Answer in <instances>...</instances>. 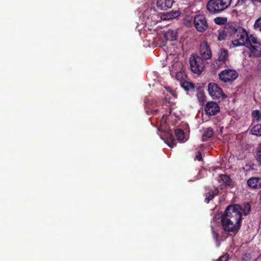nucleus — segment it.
Listing matches in <instances>:
<instances>
[{
    "mask_svg": "<svg viewBox=\"0 0 261 261\" xmlns=\"http://www.w3.org/2000/svg\"><path fill=\"white\" fill-rule=\"evenodd\" d=\"M238 207L228 206L221 216V224L222 229L229 234H236L241 227V216L239 215Z\"/></svg>",
    "mask_w": 261,
    "mask_h": 261,
    "instance_id": "nucleus-1",
    "label": "nucleus"
},
{
    "mask_svg": "<svg viewBox=\"0 0 261 261\" xmlns=\"http://www.w3.org/2000/svg\"><path fill=\"white\" fill-rule=\"evenodd\" d=\"M232 0H208L207 9L211 13H217L228 8Z\"/></svg>",
    "mask_w": 261,
    "mask_h": 261,
    "instance_id": "nucleus-2",
    "label": "nucleus"
},
{
    "mask_svg": "<svg viewBox=\"0 0 261 261\" xmlns=\"http://www.w3.org/2000/svg\"><path fill=\"white\" fill-rule=\"evenodd\" d=\"M248 33L245 29L239 28L237 34L232 38V43L234 46H244L247 44Z\"/></svg>",
    "mask_w": 261,
    "mask_h": 261,
    "instance_id": "nucleus-3",
    "label": "nucleus"
},
{
    "mask_svg": "<svg viewBox=\"0 0 261 261\" xmlns=\"http://www.w3.org/2000/svg\"><path fill=\"white\" fill-rule=\"evenodd\" d=\"M190 68L193 73L199 74L203 70L204 65L201 57L194 55L189 60Z\"/></svg>",
    "mask_w": 261,
    "mask_h": 261,
    "instance_id": "nucleus-4",
    "label": "nucleus"
},
{
    "mask_svg": "<svg viewBox=\"0 0 261 261\" xmlns=\"http://www.w3.org/2000/svg\"><path fill=\"white\" fill-rule=\"evenodd\" d=\"M193 21L196 30L199 32H203L208 28L206 18L203 15L195 16L194 18Z\"/></svg>",
    "mask_w": 261,
    "mask_h": 261,
    "instance_id": "nucleus-5",
    "label": "nucleus"
},
{
    "mask_svg": "<svg viewBox=\"0 0 261 261\" xmlns=\"http://www.w3.org/2000/svg\"><path fill=\"white\" fill-rule=\"evenodd\" d=\"M238 77V72L230 69L223 70L219 74V79L225 83L233 81Z\"/></svg>",
    "mask_w": 261,
    "mask_h": 261,
    "instance_id": "nucleus-6",
    "label": "nucleus"
},
{
    "mask_svg": "<svg viewBox=\"0 0 261 261\" xmlns=\"http://www.w3.org/2000/svg\"><path fill=\"white\" fill-rule=\"evenodd\" d=\"M209 94L214 99H219L220 98L226 97L223 93L222 89L215 83H211L208 85Z\"/></svg>",
    "mask_w": 261,
    "mask_h": 261,
    "instance_id": "nucleus-7",
    "label": "nucleus"
},
{
    "mask_svg": "<svg viewBox=\"0 0 261 261\" xmlns=\"http://www.w3.org/2000/svg\"><path fill=\"white\" fill-rule=\"evenodd\" d=\"M219 105L216 102L212 101L207 102L204 108L205 114L208 116L216 115L219 112Z\"/></svg>",
    "mask_w": 261,
    "mask_h": 261,
    "instance_id": "nucleus-8",
    "label": "nucleus"
},
{
    "mask_svg": "<svg viewBox=\"0 0 261 261\" xmlns=\"http://www.w3.org/2000/svg\"><path fill=\"white\" fill-rule=\"evenodd\" d=\"M199 49L200 55L203 59L208 60L211 58L212 53L210 47L206 43H201Z\"/></svg>",
    "mask_w": 261,
    "mask_h": 261,
    "instance_id": "nucleus-9",
    "label": "nucleus"
},
{
    "mask_svg": "<svg viewBox=\"0 0 261 261\" xmlns=\"http://www.w3.org/2000/svg\"><path fill=\"white\" fill-rule=\"evenodd\" d=\"M173 0H156L157 8L161 10H167L172 7Z\"/></svg>",
    "mask_w": 261,
    "mask_h": 261,
    "instance_id": "nucleus-10",
    "label": "nucleus"
},
{
    "mask_svg": "<svg viewBox=\"0 0 261 261\" xmlns=\"http://www.w3.org/2000/svg\"><path fill=\"white\" fill-rule=\"evenodd\" d=\"M238 27L235 24H227L224 28V33L225 35H230L232 36V38L237 34V31H239Z\"/></svg>",
    "mask_w": 261,
    "mask_h": 261,
    "instance_id": "nucleus-11",
    "label": "nucleus"
},
{
    "mask_svg": "<svg viewBox=\"0 0 261 261\" xmlns=\"http://www.w3.org/2000/svg\"><path fill=\"white\" fill-rule=\"evenodd\" d=\"M248 186L254 189L261 188V177H252L247 180Z\"/></svg>",
    "mask_w": 261,
    "mask_h": 261,
    "instance_id": "nucleus-12",
    "label": "nucleus"
},
{
    "mask_svg": "<svg viewBox=\"0 0 261 261\" xmlns=\"http://www.w3.org/2000/svg\"><path fill=\"white\" fill-rule=\"evenodd\" d=\"M229 207H238V211L239 215L242 216V214L247 215L250 211V205L249 203H246L242 205L236 204L233 205H229Z\"/></svg>",
    "mask_w": 261,
    "mask_h": 261,
    "instance_id": "nucleus-13",
    "label": "nucleus"
},
{
    "mask_svg": "<svg viewBox=\"0 0 261 261\" xmlns=\"http://www.w3.org/2000/svg\"><path fill=\"white\" fill-rule=\"evenodd\" d=\"M228 51L225 49H221L219 54V58L218 61L217 62V65L221 66L225 64L226 61L228 60Z\"/></svg>",
    "mask_w": 261,
    "mask_h": 261,
    "instance_id": "nucleus-14",
    "label": "nucleus"
},
{
    "mask_svg": "<svg viewBox=\"0 0 261 261\" xmlns=\"http://www.w3.org/2000/svg\"><path fill=\"white\" fill-rule=\"evenodd\" d=\"M250 57H257L261 54V45H252L249 47Z\"/></svg>",
    "mask_w": 261,
    "mask_h": 261,
    "instance_id": "nucleus-15",
    "label": "nucleus"
},
{
    "mask_svg": "<svg viewBox=\"0 0 261 261\" xmlns=\"http://www.w3.org/2000/svg\"><path fill=\"white\" fill-rule=\"evenodd\" d=\"M165 38L167 40L174 41L177 38V32L176 30H169L165 34Z\"/></svg>",
    "mask_w": 261,
    "mask_h": 261,
    "instance_id": "nucleus-16",
    "label": "nucleus"
},
{
    "mask_svg": "<svg viewBox=\"0 0 261 261\" xmlns=\"http://www.w3.org/2000/svg\"><path fill=\"white\" fill-rule=\"evenodd\" d=\"M214 135V131L211 127H208L204 130L202 135V140L203 141H206L209 138H211Z\"/></svg>",
    "mask_w": 261,
    "mask_h": 261,
    "instance_id": "nucleus-17",
    "label": "nucleus"
},
{
    "mask_svg": "<svg viewBox=\"0 0 261 261\" xmlns=\"http://www.w3.org/2000/svg\"><path fill=\"white\" fill-rule=\"evenodd\" d=\"M247 44H248L250 46L252 45H261L260 43L258 41L257 38L253 35H250V36L248 35Z\"/></svg>",
    "mask_w": 261,
    "mask_h": 261,
    "instance_id": "nucleus-18",
    "label": "nucleus"
},
{
    "mask_svg": "<svg viewBox=\"0 0 261 261\" xmlns=\"http://www.w3.org/2000/svg\"><path fill=\"white\" fill-rule=\"evenodd\" d=\"M218 193L219 191L218 189L216 188L212 192L206 193L205 201L207 203H208L209 201L212 200L215 195H217L218 194Z\"/></svg>",
    "mask_w": 261,
    "mask_h": 261,
    "instance_id": "nucleus-19",
    "label": "nucleus"
},
{
    "mask_svg": "<svg viewBox=\"0 0 261 261\" xmlns=\"http://www.w3.org/2000/svg\"><path fill=\"white\" fill-rule=\"evenodd\" d=\"M181 86L184 88L186 91H189L190 89L193 90L194 89V84L190 82L184 81L181 82Z\"/></svg>",
    "mask_w": 261,
    "mask_h": 261,
    "instance_id": "nucleus-20",
    "label": "nucleus"
},
{
    "mask_svg": "<svg viewBox=\"0 0 261 261\" xmlns=\"http://www.w3.org/2000/svg\"><path fill=\"white\" fill-rule=\"evenodd\" d=\"M251 134L253 135L261 136V124L255 125L250 130Z\"/></svg>",
    "mask_w": 261,
    "mask_h": 261,
    "instance_id": "nucleus-21",
    "label": "nucleus"
},
{
    "mask_svg": "<svg viewBox=\"0 0 261 261\" xmlns=\"http://www.w3.org/2000/svg\"><path fill=\"white\" fill-rule=\"evenodd\" d=\"M175 135L177 139L179 141H182L185 138L184 132L181 129H176L175 130Z\"/></svg>",
    "mask_w": 261,
    "mask_h": 261,
    "instance_id": "nucleus-22",
    "label": "nucleus"
},
{
    "mask_svg": "<svg viewBox=\"0 0 261 261\" xmlns=\"http://www.w3.org/2000/svg\"><path fill=\"white\" fill-rule=\"evenodd\" d=\"M220 177H221V180L226 185L231 186L232 180L230 179L229 176L225 175V174H223V175H221Z\"/></svg>",
    "mask_w": 261,
    "mask_h": 261,
    "instance_id": "nucleus-23",
    "label": "nucleus"
},
{
    "mask_svg": "<svg viewBox=\"0 0 261 261\" xmlns=\"http://www.w3.org/2000/svg\"><path fill=\"white\" fill-rule=\"evenodd\" d=\"M227 19L226 17H217L214 19L215 23L219 25L224 24L227 22Z\"/></svg>",
    "mask_w": 261,
    "mask_h": 261,
    "instance_id": "nucleus-24",
    "label": "nucleus"
},
{
    "mask_svg": "<svg viewBox=\"0 0 261 261\" xmlns=\"http://www.w3.org/2000/svg\"><path fill=\"white\" fill-rule=\"evenodd\" d=\"M180 14L179 11H172L168 13L167 16L168 19H172L178 17Z\"/></svg>",
    "mask_w": 261,
    "mask_h": 261,
    "instance_id": "nucleus-25",
    "label": "nucleus"
},
{
    "mask_svg": "<svg viewBox=\"0 0 261 261\" xmlns=\"http://www.w3.org/2000/svg\"><path fill=\"white\" fill-rule=\"evenodd\" d=\"M197 97L200 105H203L205 101V95L204 93L202 91H199L197 94Z\"/></svg>",
    "mask_w": 261,
    "mask_h": 261,
    "instance_id": "nucleus-26",
    "label": "nucleus"
},
{
    "mask_svg": "<svg viewBox=\"0 0 261 261\" xmlns=\"http://www.w3.org/2000/svg\"><path fill=\"white\" fill-rule=\"evenodd\" d=\"M252 117L257 121L261 120V114L258 110H254L252 113Z\"/></svg>",
    "mask_w": 261,
    "mask_h": 261,
    "instance_id": "nucleus-27",
    "label": "nucleus"
},
{
    "mask_svg": "<svg viewBox=\"0 0 261 261\" xmlns=\"http://www.w3.org/2000/svg\"><path fill=\"white\" fill-rule=\"evenodd\" d=\"M254 27L256 30L261 32V17L256 20Z\"/></svg>",
    "mask_w": 261,
    "mask_h": 261,
    "instance_id": "nucleus-28",
    "label": "nucleus"
},
{
    "mask_svg": "<svg viewBox=\"0 0 261 261\" xmlns=\"http://www.w3.org/2000/svg\"><path fill=\"white\" fill-rule=\"evenodd\" d=\"M256 160L261 165V149L258 150L256 152Z\"/></svg>",
    "mask_w": 261,
    "mask_h": 261,
    "instance_id": "nucleus-29",
    "label": "nucleus"
},
{
    "mask_svg": "<svg viewBox=\"0 0 261 261\" xmlns=\"http://www.w3.org/2000/svg\"><path fill=\"white\" fill-rule=\"evenodd\" d=\"M228 259V255L226 254L224 255L221 256L219 259L215 261H227Z\"/></svg>",
    "mask_w": 261,
    "mask_h": 261,
    "instance_id": "nucleus-30",
    "label": "nucleus"
},
{
    "mask_svg": "<svg viewBox=\"0 0 261 261\" xmlns=\"http://www.w3.org/2000/svg\"><path fill=\"white\" fill-rule=\"evenodd\" d=\"M185 74L182 72H178L176 74V78L178 80H181V79H184L183 76H184Z\"/></svg>",
    "mask_w": 261,
    "mask_h": 261,
    "instance_id": "nucleus-31",
    "label": "nucleus"
},
{
    "mask_svg": "<svg viewBox=\"0 0 261 261\" xmlns=\"http://www.w3.org/2000/svg\"><path fill=\"white\" fill-rule=\"evenodd\" d=\"M225 36H226L225 35V33H224V30H223L222 32H220L219 33V35H218V40H222L224 39H225Z\"/></svg>",
    "mask_w": 261,
    "mask_h": 261,
    "instance_id": "nucleus-32",
    "label": "nucleus"
},
{
    "mask_svg": "<svg viewBox=\"0 0 261 261\" xmlns=\"http://www.w3.org/2000/svg\"><path fill=\"white\" fill-rule=\"evenodd\" d=\"M196 159L199 161H202V158L200 152H198L197 154L196 155Z\"/></svg>",
    "mask_w": 261,
    "mask_h": 261,
    "instance_id": "nucleus-33",
    "label": "nucleus"
},
{
    "mask_svg": "<svg viewBox=\"0 0 261 261\" xmlns=\"http://www.w3.org/2000/svg\"><path fill=\"white\" fill-rule=\"evenodd\" d=\"M245 0H239L237 5H240V4H243L244 3Z\"/></svg>",
    "mask_w": 261,
    "mask_h": 261,
    "instance_id": "nucleus-34",
    "label": "nucleus"
},
{
    "mask_svg": "<svg viewBox=\"0 0 261 261\" xmlns=\"http://www.w3.org/2000/svg\"><path fill=\"white\" fill-rule=\"evenodd\" d=\"M258 68L260 70H261V58H260L259 63L258 64Z\"/></svg>",
    "mask_w": 261,
    "mask_h": 261,
    "instance_id": "nucleus-35",
    "label": "nucleus"
},
{
    "mask_svg": "<svg viewBox=\"0 0 261 261\" xmlns=\"http://www.w3.org/2000/svg\"><path fill=\"white\" fill-rule=\"evenodd\" d=\"M173 137L172 136H170V139L172 142V144H174V139L173 138Z\"/></svg>",
    "mask_w": 261,
    "mask_h": 261,
    "instance_id": "nucleus-36",
    "label": "nucleus"
},
{
    "mask_svg": "<svg viewBox=\"0 0 261 261\" xmlns=\"http://www.w3.org/2000/svg\"><path fill=\"white\" fill-rule=\"evenodd\" d=\"M253 2H260L261 3V0H251Z\"/></svg>",
    "mask_w": 261,
    "mask_h": 261,
    "instance_id": "nucleus-37",
    "label": "nucleus"
},
{
    "mask_svg": "<svg viewBox=\"0 0 261 261\" xmlns=\"http://www.w3.org/2000/svg\"><path fill=\"white\" fill-rule=\"evenodd\" d=\"M168 145H169V146L172 147V146L170 144H169Z\"/></svg>",
    "mask_w": 261,
    "mask_h": 261,
    "instance_id": "nucleus-38",
    "label": "nucleus"
}]
</instances>
